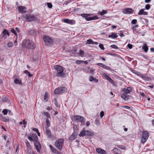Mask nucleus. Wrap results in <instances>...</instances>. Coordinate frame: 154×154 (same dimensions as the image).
I'll return each mask as SVG.
<instances>
[{
    "label": "nucleus",
    "mask_w": 154,
    "mask_h": 154,
    "mask_svg": "<svg viewBox=\"0 0 154 154\" xmlns=\"http://www.w3.org/2000/svg\"><path fill=\"white\" fill-rule=\"evenodd\" d=\"M64 142L63 139L60 138L55 141L54 145L59 150H61Z\"/></svg>",
    "instance_id": "obj_3"
},
{
    "label": "nucleus",
    "mask_w": 154,
    "mask_h": 154,
    "mask_svg": "<svg viewBox=\"0 0 154 154\" xmlns=\"http://www.w3.org/2000/svg\"><path fill=\"white\" fill-rule=\"evenodd\" d=\"M99 47L101 49H104V48L103 47V45L102 44H100L99 45Z\"/></svg>",
    "instance_id": "obj_54"
},
{
    "label": "nucleus",
    "mask_w": 154,
    "mask_h": 154,
    "mask_svg": "<svg viewBox=\"0 0 154 154\" xmlns=\"http://www.w3.org/2000/svg\"><path fill=\"white\" fill-rule=\"evenodd\" d=\"M54 68L56 71V75L60 77H63L65 75V73L63 72V67L59 65H56L54 66Z\"/></svg>",
    "instance_id": "obj_2"
},
{
    "label": "nucleus",
    "mask_w": 154,
    "mask_h": 154,
    "mask_svg": "<svg viewBox=\"0 0 154 154\" xmlns=\"http://www.w3.org/2000/svg\"><path fill=\"white\" fill-rule=\"evenodd\" d=\"M7 45L9 47H11L13 46V44L12 42H9L8 43Z\"/></svg>",
    "instance_id": "obj_40"
},
{
    "label": "nucleus",
    "mask_w": 154,
    "mask_h": 154,
    "mask_svg": "<svg viewBox=\"0 0 154 154\" xmlns=\"http://www.w3.org/2000/svg\"><path fill=\"white\" fill-rule=\"evenodd\" d=\"M59 89L60 91V94L64 93L66 90V88L64 87L59 88Z\"/></svg>",
    "instance_id": "obj_32"
},
{
    "label": "nucleus",
    "mask_w": 154,
    "mask_h": 154,
    "mask_svg": "<svg viewBox=\"0 0 154 154\" xmlns=\"http://www.w3.org/2000/svg\"><path fill=\"white\" fill-rule=\"evenodd\" d=\"M112 48H113L115 49H118V47L116 45H112L110 46Z\"/></svg>",
    "instance_id": "obj_45"
},
{
    "label": "nucleus",
    "mask_w": 154,
    "mask_h": 154,
    "mask_svg": "<svg viewBox=\"0 0 154 154\" xmlns=\"http://www.w3.org/2000/svg\"><path fill=\"white\" fill-rule=\"evenodd\" d=\"M150 7V5L149 4H147L145 6V8L146 10H148L149 9Z\"/></svg>",
    "instance_id": "obj_50"
},
{
    "label": "nucleus",
    "mask_w": 154,
    "mask_h": 154,
    "mask_svg": "<svg viewBox=\"0 0 154 154\" xmlns=\"http://www.w3.org/2000/svg\"><path fill=\"white\" fill-rule=\"evenodd\" d=\"M24 18L26 21L28 22L34 21L36 19V18L34 15L27 14L25 15Z\"/></svg>",
    "instance_id": "obj_9"
},
{
    "label": "nucleus",
    "mask_w": 154,
    "mask_h": 154,
    "mask_svg": "<svg viewBox=\"0 0 154 154\" xmlns=\"http://www.w3.org/2000/svg\"><path fill=\"white\" fill-rule=\"evenodd\" d=\"M45 133L48 138H51L52 137L51 131L48 128H46Z\"/></svg>",
    "instance_id": "obj_17"
},
{
    "label": "nucleus",
    "mask_w": 154,
    "mask_h": 154,
    "mask_svg": "<svg viewBox=\"0 0 154 154\" xmlns=\"http://www.w3.org/2000/svg\"><path fill=\"white\" fill-rule=\"evenodd\" d=\"M46 122L47 126V128H48V127H49L50 126V122L49 120L48 119H47L46 120Z\"/></svg>",
    "instance_id": "obj_38"
},
{
    "label": "nucleus",
    "mask_w": 154,
    "mask_h": 154,
    "mask_svg": "<svg viewBox=\"0 0 154 154\" xmlns=\"http://www.w3.org/2000/svg\"><path fill=\"white\" fill-rule=\"evenodd\" d=\"M27 123V122L25 121V120L24 119L23 120V122H19V124L20 125H22L23 124L24 125V127L25 128L26 127Z\"/></svg>",
    "instance_id": "obj_31"
},
{
    "label": "nucleus",
    "mask_w": 154,
    "mask_h": 154,
    "mask_svg": "<svg viewBox=\"0 0 154 154\" xmlns=\"http://www.w3.org/2000/svg\"><path fill=\"white\" fill-rule=\"evenodd\" d=\"M2 33L3 34L2 37L5 38H6L10 35V34L8 33V31L6 29H4Z\"/></svg>",
    "instance_id": "obj_19"
},
{
    "label": "nucleus",
    "mask_w": 154,
    "mask_h": 154,
    "mask_svg": "<svg viewBox=\"0 0 154 154\" xmlns=\"http://www.w3.org/2000/svg\"><path fill=\"white\" fill-rule=\"evenodd\" d=\"M112 151L113 153H119L120 152V150L118 149L117 148H115L113 149L112 150Z\"/></svg>",
    "instance_id": "obj_30"
},
{
    "label": "nucleus",
    "mask_w": 154,
    "mask_h": 154,
    "mask_svg": "<svg viewBox=\"0 0 154 154\" xmlns=\"http://www.w3.org/2000/svg\"><path fill=\"white\" fill-rule=\"evenodd\" d=\"M103 76L106 79L109 77V76H108L105 73H103Z\"/></svg>",
    "instance_id": "obj_49"
},
{
    "label": "nucleus",
    "mask_w": 154,
    "mask_h": 154,
    "mask_svg": "<svg viewBox=\"0 0 154 154\" xmlns=\"http://www.w3.org/2000/svg\"><path fill=\"white\" fill-rule=\"evenodd\" d=\"M97 65H98V66H99L103 68H104V66H105V65L103 64V63H97Z\"/></svg>",
    "instance_id": "obj_43"
},
{
    "label": "nucleus",
    "mask_w": 154,
    "mask_h": 154,
    "mask_svg": "<svg viewBox=\"0 0 154 154\" xmlns=\"http://www.w3.org/2000/svg\"><path fill=\"white\" fill-rule=\"evenodd\" d=\"M14 82L17 85H22V84L21 80L19 78L15 79Z\"/></svg>",
    "instance_id": "obj_20"
},
{
    "label": "nucleus",
    "mask_w": 154,
    "mask_h": 154,
    "mask_svg": "<svg viewBox=\"0 0 154 154\" xmlns=\"http://www.w3.org/2000/svg\"><path fill=\"white\" fill-rule=\"evenodd\" d=\"M130 97V96L129 95L123 92L121 95V98L125 100H128L129 99Z\"/></svg>",
    "instance_id": "obj_14"
},
{
    "label": "nucleus",
    "mask_w": 154,
    "mask_h": 154,
    "mask_svg": "<svg viewBox=\"0 0 154 154\" xmlns=\"http://www.w3.org/2000/svg\"><path fill=\"white\" fill-rule=\"evenodd\" d=\"M137 20L136 19H134L132 20L131 23L133 24H135L137 23Z\"/></svg>",
    "instance_id": "obj_48"
},
{
    "label": "nucleus",
    "mask_w": 154,
    "mask_h": 154,
    "mask_svg": "<svg viewBox=\"0 0 154 154\" xmlns=\"http://www.w3.org/2000/svg\"><path fill=\"white\" fill-rule=\"evenodd\" d=\"M101 118H102L104 115V112L103 111H101L100 113Z\"/></svg>",
    "instance_id": "obj_51"
},
{
    "label": "nucleus",
    "mask_w": 154,
    "mask_h": 154,
    "mask_svg": "<svg viewBox=\"0 0 154 154\" xmlns=\"http://www.w3.org/2000/svg\"><path fill=\"white\" fill-rule=\"evenodd\" d=\"M127 46L130 49H131L132 48V45L130 44H128L127 45Z\"/></svg>",
    "instance_id": "obj_57"
},
{
    "label": "nucleus",
    "mask_w": 154,
    "mask_h": 154,
    "mask_svg": "<svg viewBox=\"0 0 154 154\" xmlns=\"http://www.w3.org/2000/svg\"><path fill=\"white\" fill-rule=\"evenodd\" d=\"M96 151L98 153L100 154H106V152L104 149L100 148H97L96 149Z\"/></svg>",
    "instance_id": "obj_16"
},
{
    "label": "nucleus",
    "mask_w": 154,
    "mask_h": 154,
    "mask_svg": "<svg viewBox=\"0 0 154 154\" xmlns=\"http://www.w3.org/2000/svg\"><path fill=\"white\" fill-rule=\"evenodd\" d=\"M133 12V9L130 8H127L123 10V12L124 14H130Z\"/></svg>",
    "instance_id": "obj_18"
},
{
    "label": "nucleus",
    "mask_w": 154,
    "mask_h": 154,
    "mask_svg": "<svg viewBox=\"0 0 154 154\" xmlns=\"http://www.w3.org/2000/svg\"><path fill=\"white\" fill-rule=\"evenodd\" d=\"M8 110L7 109H4L2 111V112L3 113L4 115H6L8 113Z\"/></svg>",
    "instance_id": "obj_41"
},
{
    "label": "nucleus",
    "mask_w": 154,
    "mask_h": 154,
    "mask_svg": "<svg viewBox=\"0 0 154 154\" xmlns=\"http://www.w3.org/2000/svg\"><path fill=\"white\" fill-rule=\"evenodd\" d=\"M25 143L26 144V146L28 149L30 148L31 147V145L29 143V142L28 141V140H26L25 141Z\"/></svg>",
    "instance_id": "obj_34"
},
{
    "label": "nucleus",
    "mask_w": 154,
    "mask_h": 154,
    "mask_svg": "<svg viewBox=\"0 0 154 154\" xmlns=\"http://www.w3.org/2000/svg\"><path fill=\"white\" fill-rule=\"evenodd\" d=\"M79 55L81 57H83L84 56V52L82 50H80Z\"/></svg>",
    "instance_id": "obj_35"
},
{
    "label": "nucleus",
    "mask_w": 154,
    "mask_h": 154,
    "mask_svg": "<svg viewBox=\"0 0 154 154\" xmlns=\"http://www.w3.org/2000/svg\"><path fill=\"white\" fill-rule=\"evenodd\" d=\"M43 114L48 118H49L50 117V114L48 112H43Z\"/></svg>",
    "instance_id": "obj_37"
},
{
    "label": "nucleus",
    "mask_w": 154,
    "mask_h": 154,
    "mask_svg": "<svg viewBox=\"0 0 154 154\" xmlns=\"http://www.w3.org/2000/svg\"><path fill=\"white\" fill-rule=\"evenodd\" d=\"M89 81L90 82L94 81L96 83L98 82V79H97L96 78H94L92 76H90Z\"/></svg>",
    "instance_id": "obj_23"
},
{
    "label": "nucleus",
    "mask_w": 154,
    "mask_h": 154,
    "mask_svg": "<svg viewBox=\"0 0 154 154\" xmlns=\"http://www.w3.org/2000/svg\"><path fill=\"white\" fill-rule=\"evenodd\" d=\"M109 37H111L112 38H115L118 37V35L115 33H112L108 36Z\"/></svg>",
    "instance_id": "obj_26"
},
{
    "label": "nucleus",
    "mask_w": 154,
    "mask_h": 154,
    "mask_svg": "<svg viewBox=\"0 0 154 154\" xmlns=\"http://www.w3.org/2000/svg\"><path fill=\"white\" fill-rule=\"evenodd\" d=\"M142 135L141 140V143H145L148 139L149 134L148 131H143L142 132Z\"/></svg>",
    "instance_id": "obj_5"
},
{
    "label": "nucleus",
    "mask_w": 154,
    "mask_h": 154,
    "mask_svg": "<svg viewBox=\"0 0 154 154\" xmlns=\"http://www.w3.org/2000/svg\"><path fill=\"white\" fill-rule=\"evenodd\" d=\"M16 30L18 32H19L20 31L19 29L17 27L16 28Z\"/></svg>",
    "instance_id": "obj_63"
},
{
    "label": "nucleus",
    "mask_w": 154,
    "mask_h": 154,
    "mask_svg": "<svg viewBox=\"0 0 154 154\" xmlns=\"http://www.w3.org/2000/svg\"><path fill=\"white\" fill-rule=\"evenodd\" d=\"M142 49L144 50L145 52L147 53L148 50V46L146 43H144L142 47Z\"/></svg>",
    "instance_id": "obj_21"
},
{
    "label": "nucleus",
    "mask_w": 154,
    "mask_h": 154,
    "mask_svg": "<svg viewBox=\"0 0 154 154\" xmlns=\"http://www.w3.org/2000/svg\"><path fill=\"white\" fill-rule=\"evenodd\" d=\"M64 22L70 25H74L75 24V21L73 20H69L68 19H63Z\"/></svg>",
    "instance_id": "obj_12"
},
{
    "label": "nucleus",
    "mask_w": 154,
    "mask_h": 154,
    "mask_svg": "<svg viewBox=\"0 0 154 154\" xmlns=\"http://www.w3.org/2000/svg\"><path fill=\"white\" fill-rule=\"evenodd\" d=\"M82 62V61L81 60H76V63L78 64H80Z\"/></svg>",
    "instance_id": "obj_56"
},
{
    "label": "nucleus",
    "mask_w": 154,
    "mask_h": 154,
    "mask_svg": "<svg viewBox=\"0 0 154 154\" xmlns=\"http://www.w3.org/2000/svg\"><path fill=\"white\" fill-rule=\"evenodd\" d=\"M144 9H142L139 11V12L138 13V14L139 15H147V12L144 11Z\"/></svg>",
    "instance_id": "obj_22"
},
{
    "label": "nucleus",
    "mask_w": 154,
    "mask_h": 154,
    "mask_svg": "<svg viewBox=\"0 0 154 154\" xmlns=\"http://www.w3.org/2000/svg\"><path fill=\"white\" fill-rule=\"evenodd\" d=\"M49 147L50 148L51 151L53 153H57V154H59L60 152L55 148L51 144L49 145Z\"/></svg>",
    "instance_id": "obj_15"
},
{
    "label": "nucleus",
    "mask_w": 154,
    "mask_h": 154,
    "mask_svg": "<svg viewBox=\"0 0 154 154\" xmlns=\"http://www.w3.org/2000/svg\"><path fill=\"white\" fill-rule=\"evenodd\" d=\"M54 93L55 94H60L59 88L55 89L54 91Z\"/></svg>",
    "instance_id": "obj_27"
},
{
    "label": "nucleus",
    "mask_w": 154,
    "mask_h": 154,
    "mask_svg": "<svg viewBox=\"0 0 154 154\" xmlns=\"http://www.w3.org/2000/svg\"><path fill=\"white\" fill-rule=\"evenodd\" d=\"M117 146L119 148L122 149H125V146L122 145H118Z\"/></svg>",
    "instance_id": "obj_52"
},
{
    "label": "nucleus",
    "mask_w": 154,
    "mask_h": 154,
    "mask_svg": "<svg viewBox=\"0 0 154 154\" xmlns=\"http://www.w3.org/2000/svg\"><path fill=\"white\" fill-rule=\"evenodd\" d=\"M93 42H94V41L92 40L91 39H88L87 40V42L86 44H93Z\"/></svg>",
    "instance_id": "obj_33"
},
{
    "label": "nucleus",
    "mask_w": 154,
    "mask_h": 154,
    "mask_svg": "<svg viewBox=\"0 0 154 154\" xmlns=\"http://www.w3.org/2000/svg\"><path fill=\"white\" fill-rule=\"evenodd\" d=\"M47 6H48V7L49 8H52V4L51 3L48 2L47 3Z\"/></svg>",
    "instance_id": "obj_44"
},
{
    "label": "nucleus",
    "mask_w": 154,
    "mask_h": 154,
    "mask_svg": "<svg viewBox=\"0 0 154 154\" xmlns=\"http://www.w3.org/2000/svg\"><path fill=\"white\" fill-rule=\"evenodd\" d=\"M104 68L105 69L109 70H110V69H111V68L110 67L107 66H106L105 65L104 66Z\"/></svg>",
    "instance_id": "obj_53"
},
{
    "label": "nucleus",
    "mask_w": 154,
    "mask_h": 154,
    "mask_svg": "<svg viewBox=\"0 0 154 154\" xmlns=\"http://www.w3.org/2000/svg\"><path fill=\"white\" fill-rule=\"evenodd\" d=\"M34 145L35 149L38 152H40V150L42 146L40 143L37 141H35L34 142Z\"/></svg>",
    "instance_id": "obj_11"
},
{
    "label": "nucleus",
    "mask_w": 154,
    "mask_h": 154,
    "mask_svg": "<svg viewBox=\"0 0 154 154\" xmlns=\"http://www.w3.org/2000/svg\"><path fill=\"white\" fill-rule=\"evenodd\" d=\"M43 39L46 45L51 46L53 44V42L52 39L48 36H44Z\"/></svg>",
    "instance_id": "obj_8"
},
{
    "label": "nucleus",
    "mask_w": 154,
    "mask_h": 154,
    "mask_svg": "<svg viewBox=\"0 0 154 154\" xmlns=\"http://www.w3.org/2000/svg\"><path fill=\"white\" fill-rule=\"evenodd\" d=\"M72 120L76 122H81V123L84 122L85 121V118L80 116L75 115L72 116Z\"/></svg>",
    "instance_id": "obj_7"
},
{
    "label": "nucleus",
    "mask_w": 154,
    "mask_h": 154,
    "mask_svg": "<svg viewBox=\"0 0 154 154\" xmlns=\"http://www.w3.org/2000/svg\"><path fill=\"white\" fill-rule=\"evenodd\" d=\"M95 124L97 125V126H99L100 125V123L98 120L97 119H96L95 120Z\"/></svg>",
    "instance_id": "obj_42"
},
{
    "label": "nucleus",
    "mask_w": 154,
    "mask_h": 154,
    "mask_svg": "<svg viewBox=\"0 0 154 154\" xmlns=\"http://www.w3.org/2000/svg\"><path fill=\"white\" fill-rule=\"evenodd\" d=\"M11 32L14 34V35L16 36V37L17 38V35L15 29H12L11 30Z\"/></svg>",
    "instance_id": "obj_39"
},
{
    "label": "nucleus",
    "mask_w": 154,
    "mask_h": 154,
    "mask_svg": "<svg viewBox=\"0 0 154 154\" xmlns=\"http://www.w3.org/2000/svg\"><path fill=\"white\" fill-rule=\"evenodd\" d=\"M138 26V25H136L134 26L133 27H131L132 29L136 32H138V31L136 29V28Z\"/></svg>",
    "instance_id": "obj_28"
},
{
    "label": "nucleus",
    "mask_w": 154,
    "mask_h": 154,
    "mask_svg": "<svg viewBox=\"0 0 154 154\" xmlns=\"http://www.w3.org/2000/svg\"><path fill=\"white\" fill-rule=\"evenodd\" d=\"M138 93H139L140 94V95L141 96L143 97H144L145 96V94L143 92L140 91L138 92Z\"/></svg>",
    "instance_id": "obj_47"
},
{
    "label": "nucleus",
    "mask_w": 154,
    "mask_h": 154,
    "mask_svg": "<svg viewBox=\"0 0 154 154\" xmlns=\"http://www.w3.org/2000/svg\"><path fill=\"white\" fill-rule=\"evenodd\" d=\"M17 9L19 13H24L26 12V8L25 6H17Z\"/></svg>",
    "instance_id": "obj_10"
},
{
    "label": "nucleus",
    "mask_w": 154,
    "mask_h": 154,
    "mask_svg": "<svg viewBox=\"0 0 154 154\" xmlns=\"http://www.w3.org/2000/svg\"><path fill=\"white\" fill-rule=\"evenodd\" d=\"M94 133L90 131L85 130V128H83V130L81 131L79 134V136L80 137H83L85 136H92L94 135Z\"/></svg>",
    "instance_id": "obj_4"
},
{
    "label": "nucleus",
    "mask_w": 154,
    "mask_h": 154,
    "mask_svg": "<svg viewBox=\"0 0 154 154\" xmlns=\"http://www.w3.org/2000/svg\"><path fill=\"white\" fill-rule=\"evenodd\" d=\"M22 46L23 48L33 49L35 48V45L32 41L29 39H24L22 42Z\"/></svg>",
    "instance_id": "obj_1"
},
{
    "label": "nucleus",
    "mask_w": 154,
    "mask_h": 154,
    "mask_svg": "<svg viewBox=\"0 0 154 154\" xmlns=\"http://www.w3.org/2000/svg\"><path fill=\"white\" fill-rule=\"evenodd\" d=\"M94 71L95 70L94 69H92L90 70L89 72L91 73H93L94 72Z\"/></svg>",
    "instance_id": "obj_58"
},
{
    "label": "nucleus",
    "mask_w": 154,
    "mask_h": 154,
    "mask_svg": "<svg viewBox=\"0 0 154 154\" xmlns=\"http://www.w3.org/2000/svg\"><path fill=\"white\" fill-rule=\"evenodd\" d=\"M44 100L45 101L47 102L48 100V92H46L44 96Z\"/></svg>",
    "instance_id": "obj_25"
},
{
    "label": "nucleus",
    "mask_w": 154,
    "mask_h": 154,
    "mask_svg": "<svg viewBox=\"0 0 154 154\" xmlns=\"http://www.w3.org/2000/svg\"><path fill=\"white\" fill-rule=\"evenodd\" d=\"M28 139L30 141H32L33 140V138L32 137L30 136H28Z\"/></svg>",
    "instance_id": "obj_61"
},
{
    "label": "nucleus",
    "mask_w": 154,
    "mask_h": 154,
    "mask_svg": "<svg viewBox=\"0 0 154 154\" xmlns=\"http://www.w3.org/2000/svg\"><path fill=\"white\" fill-rule=\"evenodd\" d=\"M77 135L75 133H73L69 137V139L71 140H73L76 137Z\"/></svg>",
    "instance_id": "obj_24"
},
{
    "label": "nucleus",
    "mask_w": 154,
    "mask_h": 154,
    "mask_svg": "<svg viewBox=\"0 0 154 154\" xmlns=\"http://www.w3.org/2000/svg\"><path fill=\"white\" fill-rule=\"evenodd\" d=\"M54 103L55 105L57 106V107L58 106V103L57 102V101H56V100H55V101H54Z\"/></svg>",
    "instance_id": "obj_62"
},
{
    "label": "nucleus",
    "mask_w": 154,
    "mask_h": 154,
    "mask_svg": "<svg viewBox=\"0 0 154 154\" xmlns=\"http://www.w3.org/2000/svg\"><path fill=\"white\" fill-rule=\"evenodd\" d=\"M107 80L111 84H113L114 83L113 80L109 77L107 79Z\"/></svg>",
    "instance_id": "obj_36"
},
{
    "label": "nucleus",
    "mask_w": 154,
    "mask_h": 154,
    "mask_svg": "<svg viewBox=\"0 0 154 154\" xmlns=\"http://www.w3.org/2000/svg\"><path fill=\"white\" fill-rule=\"evenodd\" d=\"M32 130L34 131H35L37 133L38 131V130L36 128H33L32 129Z\"/></svg>",
    "instance_id": "obj_59"
},
{
    "label": "nucleus",
    "mask_w": 154,
    "mask_h": 154,
    "mask_svg": "<svg viewBox=\"0 0 154 154\" xmlns=\"http://www.w3.org/2000/svg\"><path fill=\"white\" fill-rule=\"evenodd\" d=\"M136 74L137 75H138V76H141L142 75V74H141L139 72H136Z\"/></svg>",
    "instance_id": "obj_60"
},
{
    "label": "nucleus",
    "mask_w": 154,
    "mask_h": 154,
    "mask_svg": "<svg viewBox=\"0 0 154 154\" xmlns=\"http://www.w3.org/2000/svg\"><path fill=\"white\" fill-rule=\"evenodd\" d=\"M107 13V11L106 10H103L101 12L99 11L98 13V14H100V15L102 16Z\"/></svg>",
    "instance_id": "obj_29"
},
{
    "label": "nucleus",
    "mask_w": 154,
    "mask_h": 154,
    "mask_svg": "<svg viewBox=\"0 0 154 154\" xmlns=\"http://www.w3.org/2000/svg\"><path fill=\"white\" fill-rule=\"evenodd\" d=\"M90 123L89 122L87 121V122H86V126H89L90 125Z\"/></svg>",
    "instance_id": "obj_64"
},
{
    "label": "nucleus",
    "mask_w": 154,
    "mask_h": 154,
    "mask_svg": "<svg viewBox=\"0 0 154 154\" xmlns=\"http://www.w3.org/2000/svg\"><path fill=\"white\" fill-rule=\"evenodd\" d=\"M132 89L130 87H128L127 88H123L122 91V92L127 94H130L132 91Z\"/></svg>",
    "instance_id": "obj_13"
},
{
    "label": "nucleus",
    "mask_w": 154,
    "mask_h": 154,
    "mask_svg": "<svg viewBox=\"0 0 154 154\" xmlns=\"http://www.w3.org/2000/svg\"><path fill=\"white\" fill-rule=\"evenodd\" d=\"M122 107L127 109H130V107L127 106H124Z\"/></svg>",
    "instance_id": "obj_55"
},
{
    "label": "nucleus",
    "mask_w": 154,
    "mask_h": 154,
    "mask_svg": "<svg viewBox=\"0 0 154 154\" xmlns=\"http://www.w3.org/2000/svg\"><path fill=\"white\" fill-rule=\"evenodd\" d=\"M91 15V14H82L81 16L82 17H85L86 20L88 21L97 19H98L97 16H94L93 17H89Z\"/></svg>",
    "instance_id": "obj_6"
},
{
    "label": "nucleus",
    "mask_w": 154,
    "mask_h": 154,
    "mask_svg": "<svg viewBox=\"0 0 154 154\" xmlns=\"http://www.w3.org/2000/svg\"><path fill=\"white\" fill-rule=\"evenodd\" d=\"M90 68V67H86L84 68L83 69V71L85 72V73H88V72L87 71V69H89Z\"/></svg>",
    "instance_id": "obj_46"
}]
</instances>
